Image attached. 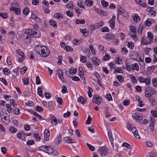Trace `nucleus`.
<instances>
[{
    "instance_id": "f3484780",
    "label": "nucleus",
    "mask_w": 157,
    "mask_h": 157,
    "mask_svg": "<svg viewBox=\"0 0 157 157\" xmlns=\"http://www.w3.org/2000/svg\"><path fill=\"white\" fill-rule=\"evenodd\" d=\"M131 130L134 136L137 138H140L139 135L138 133V131L137 129L135 127H133L132 128Z\"/></svg>"
},
{
    "instance_id": "473e14b6",
    "label": "nucleus",
    "mask_w": 157,
    "mask_h": 157,
    "mask_svg": "<svg viewBox=\"0 0 157 157\" xmlns=\"http://www.w3.org/2000/svg\"><path fill=\"white\" fill-rule=\"evenodd\" d=\"M61 47L63 49H71L70 47L69 46H66V44L64 42H61Z\"/></svg>"
},
{
    "instance_id": "f704fd0d",
    "label": "nucleus",
    "mask_w": 157,
    "mask_h": 157,
    "mask_svg": "<svg viewBox=\"0 0 157 157\" xmlns=\"http://www.w3.org/2000/svg\"><path fill=\"white\" fill-rule=\"evenodd\" d=\"M32 37L27 36L24 39L25 42L26 43H29L31 42Z\"/></svg>"
},
{
    "instance_id": "8fccbe9b",
    "label": "nucleus",
    "mask_w": 157,
    "mask_h": 157,
    "mask_svg": "<svg viewBox=\"0 0 157 157\" xmlns=\"http://www.w3.org/2000/svg\"><path fill=\"white\" fill-rule=\"evenodd\" d=\"M144 28H143L141 25L139 26L138 28V31L139 35H140L142 34V32Z\"/></svg>"
},
{
    "instance_id": "4468645a",
    "label": "nucleus",
    "mask_w": 157,
    "mask_h": 157,
    "mask_svg": "<svg viewBox=\"0 0 157 157\" xmlns=\"http://www.w3.org/2000/svg\"><path fill=\"white\" fill-rule=\"evenodd\" d=\"M132 116L134 119L138 120L140 121H141L143 119V118L141 116V115L139 114L133 113L132 114Z\"/></svg>"
},
{
    "instance_id": "a878e982",
    "label": "nucleus",
    "mask_w": 157,
    "mask_h": 157,
    "mask_svg": "<svg viewBox=\"0 0 157 157\" xmlns=\"http://www.w3.org/2000/svg\"><path fill=\"white\" fill-rule=\"evenodd\" d=\"M41 86L39 87L37 89V94H38L40 96L43 98L44 96H43V92L42 88Z\"/></svg>"
},
{
    "instance_id": "4be33fe9",
    "label": "nucleus",
    "mask_w": 157,
    "mask_h": 157,
    "mask_svg": "<svg viewBox=\"0 0 157 157\" xmlns=\"http://www.w3.org/2000/svg\"><path fill=\"white\" fill-rule=\"evenodd\" d=\"M51 122L52 124L53 125H56L58 124L57 119L56 117H52L51 119Z\"/></svg>"
},
{
    "instance_id": "9d476101",
    "label": "nucleus",
    "mask_w": 157,
    "mask_h": 157,
    "mask_svg": "<svg viewBox=\"0 0 157 157\" xmlns=\"http://www.w3.org/2000/svg\"><path fill=\"white\" fill-rule=\"evenodd\" d=\"M147 10L149 12V14L151 16H154L156 15L155 9L154 7L148 8Z\"/></svg>"
},
{
    "instance_id": "20e7f679",
    "label": "nucleus",
    "mask_w": 157,
    "mask_h": 157,
    "mask_svg": "<svg viewBox=\"0 0 157 157\" xmlns=\"http://www.w3.org/2000/svg\"><path fill=\"white\" fill-rule=\"evenodd\" d=\"M102 98L98 95H95L93 96L92 101L98 105H100L102 101Z\"/></svg>"
},
{
    "instance_id": "5fc2aeb1",
    "label": "nucleus",
    "mask_w": 157,
    "mask_h": 157,
    "mask_svg": "<svg viewBox=\"0 0 157 157\" xmlns=\"http://www.w3.org/2000/svg\"><path fill=\"white\" fill-rule=\"evenodd\" d=\"M23 82L24 85H29V79L27 78H23Z\"/></svg>"
},
{
    "instance_id": "4d7b16f0",
    "label": "nucleus",
    "mask_w": 157,
    "mask_h": 157,
    "mask_svg": "<svg viewBox=\"0 0 157 157\" xmlns=\"http://www.w3.org/2000/svg\"><path fill=\"white\" fill-rule=\"evenodd\" d=\"M9 130L12 133H15L17 132V129L11 126Z\"/></svg>"
},
{
    "instance_id": "39448f33",
    "label": "nucleus",
    "mask_w": 157,
    "mask_h": 157,
    "mask_svg": "<svg viewBox=\"0 0 157 157\" xmlns=\"http://www.w3.org/2000/svg\"><path fill=\"white\" fill-rule=\"evenodd\" d=\"M98 150L99 154L101 156L106 155L108 152L107 150L105 147H100L99 148Z\"/></svg>"
},
{
    "instance_id": "7c9ffc66",
    "label": "nucleus",
    "mask_w": 157,
    "mask_h": 157,
    "mask_svg": "<svg viewBox=\"0 0 157 157\" xmlns=\"http://www.w3.org/2000/svg\"><path fill=\"white\" fill-rule=\"evenodd\" d=\"M133 19L135 22L137 23L140 20V18L139 16L136 15H135L133 16Z\"/></svg>"
},
{
    "instance_id": "13d9d810",
    "label": "nucleus",
    "mask_w": 157,
    "mask_h": 157,
    "mask_svg": "<svg viewBox=\"0 0 157 157\" xmlns=\"http://www.w3.org/2000/svg\"><path fill=\"white\" fill-rule=\"evenodd\" d=\"M17 137L21 139H22V137L24 136V133L23 132H18L17 134Z\"/></svg>"
},
{
    "instance_id": "ea45409f",
    "label": "nucleus",
    "mask_w": 157,
    "mask_h": 157,
    "mask_svg": "<svg viewBox=\"0 0 157 157\" xmlns=\"http://www.w3.org/2000/svg\"><path fill=\"white\" fill-rule=\"evenodd\" d=\"M8 15L7 13H0V16L3 18L6 19L8 17Z\"/></svg>"
},
{
    "instance_id": "412c9836",
    "label": "nucleus",
    "mask_w": 157,
    "mask_h": 157,
    "mask_svg": "<svg viewBox=\"0 0 157 157\" xmlns=\"http://www.w3.org/2000/svg\"><path fill=\"white\" fill-rule=\"evenodd\" d=\"M19 4L18 3L16 2H13L11 5V6L10 9V10L12 9L13 8H19Z\"/></svg>"
},
{
    "instance_id": "f03ea898",
    "label": "nucleus",
    "mask_w": 157,
    "mask_h": 157,
    "mask_svg": "<svg viewBox=\"0 0 157 157\" xmlns=\"http://www.w3.org/2000/svg\"><path fill=\"white\" fill-rule=\"evenodd\" d=\"M155 90L153 88L150 87H147L145 90V96L146 97L151 96L155 93Z\"/></svg>"
},
{
    "instance_id": "2eb2a0df",
    "label": "nucleus",
    "mask_w": 157,
    "mask_h": 157,
    "mask_svg": "<svg viewBox=\"0 0 157 157\" xmlns=\"http://www.w3.org/2000/svg\"><path fill=\"white\" fill-rule=\"evenodd\" d=\"M64 141L68 144L73 143H74V140L70 137H66L64 138Z\"/></svg>"
},
{
    "instance_id": "bb28decb",
    "label": "nucleus",
    "mask_w": 157,
    "mask_h": 157,
    "mask_svg": "<svg viewBox=\"0 0 157 157\" xmlns=\"http://www.w3.org/2000/svg\"><path fill=\"white\" fill-rule=\"evenodd\" d=\"M54 17L59 19L60 18H62L63 16V15L59 13H56L54 15Z\"/></svg>"
},
{
    "instance_id": "338daca9",
    "label": "nucleus",
    "mask_w": 157,
    "mask_h": 157,
    "mask_svg": "<svg viewBox=\"0 0 157 157\" xmlns=\"http://www.w3.org/2000/svg\"><path fill=\"white\" fill-rule=\"evenodd\" d=\"M6 107L7 108V111L9 113H10L12 110V108L11 107L10 105L8 104L6 105Z\"/></svg>"
},
{
    "instance_id": "774afa93",
    "label": "nucleus",
    "mask_w": 157,
    "mask_h": 157,
    "mask_svg": "<svg viewBox=\"0 0 157 157\" xmlns=\"http://www.w3.org/2000/svg\"><path fill=\"white\" fill-rule=\"evenodd\" d=\"M154 86L157 87V79L156 78H154L152 80Z\"/></svg>"
},
{
    "instance_id": "c85d7f7f",
    "label": "nucleus",
    "mask_w": 157,
    "mask_h": 157,
    "mask_svg": "<svg viewBox=\"0 0 157 157\" xmlns=\"http://www.w3.org/2000/svg\"><path fill=\"white\" fill-rule=\"evenodd\" d=\"M108 136H109V140L111 142L112 145L113 146V144L112 141L113 140V138L112 136V132L110 131V130H109L108 132Z\"/></svg>"
},
{
    "instance_id": "7ed1b4c3",
    "label": "nucleus",
    "mask_w": 157,
    "mask_h": 157,
    "mask_svg": "<svg viewBox=\"0 0 157 157\" xmlns=\"http://www.w3.org/2000/svg\"><path fill=\"white\" fill-rule=\"evenodd\" d=\"M37 52L43 57H46L50 54L49 50H37Z\"/></svg>"
},
{
    "instance_id": "de8ad7c7",
    "label": "nucleus",
    "mask_w": 157,
    "mask_h": 157,
    "mask_svg": "<svg viewBox=\"0 0 157 157\" xmlns=\"http://www.w3.org/2000/svg\"><path fill=\"white\" fill-rule=\"evenodd\" d=\"M63 24L69 28H71V26L70 25V23L68 20H65L63 21Z\"/></svg>"
},
{
    "instance_id": "ddd939ff",
    "label": "nucleus",
    "mask_w": 157,
    "mask_h": 157,
    "mask_svg": "<svg viewBox=\"0 0 157 157\" xmlns=\"http://www.w3.org/2000/svg\"><path fill=\"white\" fill-rule=\"evenodd\" d=\"M136 2L138 4L141 5V7L144 8L147 7V4L144 2V0H135Z\"/></svg>"
},
{
    "instance_id": "a19ab883",
    "label": "nucleus",
    "mask_w": 157,
    "mask_h": 157,
    "mask_svg": "<svg viewBox=\"0 0 157 157\" xmlns=\"http://www.w3.org/2000/svg\"><path fill=\"white\" fill-rule=\"evenodd\" d=\"M78 100L79 102L81 103L82 104H84L85 103L84 99L82 96H80L78 98Z\"/></svg>"
},
{
    "instance_id": "6ab92c4d",
    "label": "nucleus",
    "mask_w": 157,
    "mask_h": 157,
    "mask_svg": "<svg viewBox=\"0 0 157 157\" xmlns=\"http://www.w3.org/2000/svg\"><path fill=\"white\" fill-rule=\"evenodd\" d=\"M10 11H13L15 14L17 15H20L21 13V9L20 8H13L12 9L10 10Z\"/></svg>"
},
{
    "instance_id": "dca6fc26",
    "label": "nucleus",
    "mask_w": 157,
    "mask_h": 157,
    "mask_svg": "<svg viewBox=\"0 0 157 157\" xmlns=\"http://www.w3.org/2000/svg\"><path fill=\"white\" fill-rule=\"evenodd\" d=\"M33 32L34 31L31 29H28L26 30V32L25 33L24 36L26 35L27 36H29L31 37V36H33Z\"/></svg>"
},
{
    "instance_id": "423d86ee",
    "label": "nucleus",
    "mask_w": 157,
    "mask_h": 157,
    "mask_svg": "<svg viewBox=\"0 0 157 157\" xmlns=\"http://www.w3.org/2000/svg\"><path fill=\"white\" fill-rule=\"evenodd\" d=\"M44 140L45 141H48L50 136V133L49 130L46 129L45 130L44 133Z\"/></svg>"
},
{
    "instance_id": "0eeeda50",
    "label": "nucleus",
    "mask_w": 157,
    "mask_h": 157,
    "mask_svg": "<svg viewBox=\"0 0 157 157\" xmlns=\"http://www.w3.org/2000/svg\"><path fill=\"white\" fill-rule=\"evenodd\" d=\"M2 121L6 124H9L10 123V117L9 116H4L2 118H1Z\"/></svg>"
},
{
    "instance_id": "680f3d73",
    "label": "nucleus",
    "mask_w": 157,
    "mask_h": 157,
    "mask_svg": "<svg viewBox=\"0 0 157 157\" xmlns=\"http://www.w3.org/2000/svg\"><path fill=\"white\" fill-rule=\"evenodd\" d=\"M61 92L63 93L64 94L67 92V88L66 86L64 85H63L62 86V89L61 90Z\"/></svg>"
},
{
    "instance_id": "603ef678",
    "label": "nucleus",
    "mask_w": 157,
    "mask_h": 157,
    "mask_svg": "<svg viewBox=\"0 0 157 157\" xmlns=\"http://www.w3.org/2000/svg\"><path fill=\"white\" fill-rule=\"evenodd\" d=\"M57 59L59 60V61L57 62V63H58L59 65H60L62 63V61L63 60V58L61 56H58Z\"/></svg>"
},
{
    "instance_id": "e2e57ef3",
    "label": "nucleus",
    "mask_w": 157,
    "mask_h": 157,
    "mask_svg": "<svg viewBox=\"0 0 157 157\" xmlns=\"http://www.w3.org/2000/svg\"><path fill=\"white\" fill-rule=\"evenodd\" d=\"M28 57L29 59L32 60H34L35 58L34 54L32 52L29 53Z\"/></svg>"
},
{
    "instance_id": "c9c22d12",
    "label": "nucleus",
    "mask_w": 157,
    "mask_h": 157,
    "mask_svg": "<svg viewBox=\"0 0 157 157\" xmlns=\"http://www.w3.org/2000/svg\"><path fill=\"white\" fill-rule=\"evenodd\" d=\"M110 59L109 55L107 53H106L105 56L103 57V60L104 61H106Z\"/></svg>"
},
{
    "instance_id": "69168bd1",
    "label": "nucleus",
    "mask_w": 157,
    "mask_h": 157,
    "mask_svg": "<svg viewBox=\"0 0 157 157\" xmlns=\"http://www.w3.org/2000/svg\"><path fill=\"white\" fill-rule=\"evenodd\" d=\"M122 145L123 146L126 147L129 149H130L132 148L131 146L129 144L126 143H123Z\"/></svg>"
},
{
    "instance_id": "5701e85b",
    "label": "nucleus",
    "mask_w": 157,
    "mask_h": 157,
    "mask_svg": "<svg viewBox=\"0 0 157 157\" xmlns=\"http://www.w3.org/2000/svg\"><path fill=\"white\" fill-rule=\"evenodd\" d=\"M95 11L98 13L100 15H108V13L107 12L105 13L104 11L103 10H100L99 9L97 8L95 9Z\"/></svg>"
},
{
    "instance_id": "b1692460",
    "label": "nucleus",
    "mask_w": 157,
    "mask_h": 157,
    "mask_svg": "<svg viewBox=\"0 0 157 157\" xmlns=\"http://www.w3.org/2000/svg\"><path fill=\"white\" fill-rule=\"evenodd\" d=\"M50 25L54 27L55 28H57V23L56 21H54L52 19H51L49 21Z\"/></svg>"
},
{
    "instance_id": "bf43d9fd",
    "label": "nucleus",
    "mask_w": 157,
    "mask_h": 157,
    "mask_svg": "<svg viewBox=\"0 0 157 157\" xmlns=\"http://www.w3.org/2000/svg\"><path fill=\"white\" fill-rule=\"evenodd\" d=\"M101 31L103 32H108L109 31V30L108 27H105L102 28L101 29Z\"/></svg>"
},
{
    "instance_id": "9b49d317",
    "label": "nucleus",
    "mask_w": 157,
    "mask_h": 157,
    "mask_svg": "<svg viewBox=\"0 0 157 157\" xmlns=\"http://www.w3.org/2000/svg\"><path fill=\"white\" fill-rule=\"evenodd\" d=\"M57 74L59 78L62 81H64V78L63 76V72L61 70H59L57 71Z\"/></svg>"
},
{
    "instance_id": "79ce46f5",
    "label": "nucleus",
    "mask_w": 157,
    "mask_h": 157,
    "mask_svg": "<svg viewBox=\"0 0 157 157\" xmlns=\"http://www.w3.org/2000/svg\"><path fill=\"white\" fill-rule=\"evenodd\" d=\"M29 9L27 7H25L23 10V12L24 15H27L29 13Z\"/></svg>"
},
{
    "instance_id": "58836bf2",
    "label": "nucleus",
    "mask_w": 157,
    "mask_h": 157,
    "mask_svg": "<svg viewBox=\"0 0 157 157\" xmlns=\"http://www.w3.org/2000/svg\"><path fill=\"white\" fill-rule=\"evenodd\" d=\"M80 31L84 36H87L88 35V33H87L86 29H81Z\"/></svg>"
},
{
    "instance_id": "0e129e2a",
    "label": "nucleus",
    "mask_w": 157,
    "mask_h": 157,
    "mask_svg": "<svg viewBox=\"0 0 157 157\" xmlns=\"http://www.w3.org/2000/svg\"><path fill=\"white\" fill-rule=\"evenodd\" d=\"M56 101L59 104L62 105L63 103L62 99V98L57 97L56 98Z\"/></svg>"
},
{
    "instance_id": "393cba45",
    "label": "nucleus",
    "mask_w": 157,
    "mask_h": 157,
    "mask_svg": "<svg viewBox=\"0 0 157 157\" xmlns=\"http://www.w3.org/2000/svg\"><path fill=\"white\" fill-rule=\"evenodd\" d=\"M132 69L133 70L138 71L139 70V66L136 63H135L134 64L132 65Z\"/></svg>"
},
{
    "instance_id": "37998d69",
    "label": "nucleus",
    "mask_w": 157,
    "mask_h": 157,
    "mask_svg": "<svg viewBox=\"0 0 157 157\" xmlns=\"http://www.w3.org/2000/svg\"><path fill=\"white\" fill-rule=\"evenodd\" d=\"M151 113L152 117L157 118V111L155 110H153L151 111Z\"/></svg>"
},
{
    "instance_id": "1a4fd4ad",
    "label": "nucleus",
    "mask_w": 157,
    "mask_h": 157,
    "mask_svg": "<svg viewBox=\"0 0 157 157\" xmlns=\"http://www.w3.org/2000/svg\"><path fill=\"white\" fill-rule=\"evenodd\" d=\"M91 60L93 64L96 66H99L100 64V60L96 57H93L91 58Z\"/></svg>"
},
{
    "instance_id": "49530a36",
    "label": "nucleus",
    "mask_w": 157,
    "mask_h": 157,
    "mask_svg": "<svg viewBox=\"0 0 157 157\" xmlns=\"http://www.w3.org/2000/svg\"><path fill=\"white\" fill-rule=\"evenodd\" d=\"M33 33V36H34L37 38H39L40 36V34L39 32L34 31Z\"/></svg>"
},
{
    "instance_id": "a18cd8bd",
    "label": "nucleus",
    "mask_w": 157,
    "mask_h": 157,
    "mask_svg": "<svg viewBox=\"0 0 157 157\" xmlns=\"http://www.w3.org/2000/svg\"><path fill=\"white\" fill-rule=\"evenodd\" d=\"M82 2L81 0H78L77 2V4L79 7L82 8H83L85 10V8L82 5Z\"/></svg>"
},
{
    "instance_id": "052dcab7",
    "label": "nucleus",
    "mask_w": 157,
    "mask_h": 157,
    "mask_svg": "<svg viewBox=\"0 0 157 157\" xmlns=\"http://www.w3.org/2000/svg\"><path fill=\"white\" fill-rule=\"evenodd\" d=\"M75 11L78 14L81 13L83 12L82 10L79 9V8L78 7H76L75 9Z\"/></svg>"
},
{
    "instance_id": "3c124183",
    "label": "nucleus",
    "mask_w": 157,
    "mask_h": 157,
    "mask_svg": "<svg viewBox=\"0 0 157 157\" xmlns=\"http://www.w3.org/2000/svg\"><path fill=\"white\" fill-rule=\"evenodd\" d=\"M77 70L76 68L74 69L71 68L69 69V73L72 75H74L76 73Z\"/></svg>"
},
{
    "instance_id": "f8f14e48",
    "label": "nucleus",
    "mask_w": 157,
    "mask_h": 157,
    "mask_svg": "<svg viewBox=\"0 0 157 157\" xmlns=\"http://www.w3.org/2000/svg\"><path fill=\"white\" fill-rule=\"evenodd\" d=\"M31 17L37 23H40L41 22V19L35 14H32Z\"/></svg>"
},
{
    "instance_id": "6e6d98bb",
    "label": "nucleus",
    "mask_w": 157,
    "mask_h": 157,
    "mask_svg": "<svg viewBox=\"0 0 157 157\" xmlns=\"http://www.w3.org/2000/svg\"><path fill=\"white\" fill-rule=\"evenodd\" d=\"M48 146H43L40 147L39 149L40 150L46 152L47 151V148Z\"/></svg>"
},
{
    "instance_id": "a211bd4d",
    "label": "nucleus",
    "mask_w": 157,
    "mask_h": 157,
    "mask_svg": "<svg viewBox=\"0 0 157 157\" xmlns=\"http://www.w3.org/2000/svg\"><path fill=\"white\" fill-rule=\"evenodd\" d=\"M117 9L120 14L123 16L125 15V13H126V11L120 6H117Z\"/></svg>"
},
{
    "instance_id": "2f4dec72",
    "label": "nucleus",
    "mask_w": 157,
    "mask_h": 157,
    "mask_svg": "<svg viewBox=\"0 0 157 157\" xmlns=\"http://www.w3.org/2000/svg\"><path fill=\"white\" fill-rule=\"evenodd\" d=\"M33 136L35 138H36V140L37 141H39L41 137L37 133H35L33 134Z\"/></svg>"
},
{
    "instance_id": "c756f323",
    "label": "nucleus",
    "mask_w": 157,
    "mask_h": 157,
    "mask_svg": "<svg viewBox=\"0 0 157 157\" xmlns=\"http://www.w3.org/2000/svg\"><path fill=\"white\" fill-rule=\"evenodd\" d=\"M103 22L101 21L98 23L94 24L96 29H98L101 28L103 25Z\"/></svg>"
},
{
    "instance_id": "6e6552de",
    "label": "nucleus",
    "mask_w": 157,
    "mask_h": 157,
    "mask_svg": "<svg viewBox=\"0 0 157 157\" xmlns=\"http://www.w3.org/2000/svg\"><path fill=\"white\" fill-rule=\"evenodd\" d=\"M116 17L113 15L111 19L109 21V23L110 24V26L111 28L113 29L115 26V20Z\"/></svg>"
},
{
    "instance_id": "aec40b11",
    "label": "nucleus",
    "mask_w": 157,
    "mask_h": 157,
    "mask_svg": "<svg viewBox=\"0 0 157 157\" xmlns=\"http://www.w3.org/2000/svg\"><path fill=\"white\" fill-rule=\"evenodd\" d=\"M5 113L8 115V113H6V112L5 109L0 106V116L1 118H2L3 117V116L4 115Z\"/></svg>"
},
{
    "instance_id": "864d4df0",
    "label": "nucleus",
    "mask_w": 157,
    "mask_h": 157,
    "mask_svg": "<svg viewBox=\"0 0 157 157\" xmlns=\"http://www.w3.org/2000/svg\"><path fill=\"white\" fill-rule=\"evenodd\" d=\"M101 3L102 5L105 7H106L108 6V2L105 0H102Z\"/></svg>"
},
{
    "instance_id": "e433bc0d",
    "label": "nucleus",
    "mask_w": 157,
    "mask_h": 157,
    "mask_svg": "<svg viewBox=\"0 0 157 157\" xmlns=\"http://www.w3.org/2000/svg\"><path fill=\"white\" fill-rule=\"evenodd\" d=\"M80 61L82 63H85L86 62L87 59L86 57L85 56H82V55L80 56Z\"/></svg>"
},
{
    "instance_id": "72a5a7b5",
    "label": "nucleus",
    "mask_w": 157,
    "mask_h": 157,
    "mask_svg": "<svg viewBox=\"0 0 157 157\" xmlns=\"http://www.w3.org/2000/svg\"><path fill=\"white\" fill-rule=\"evenodd\" d=\"M48 108L51 110H53L54 109L52 101H49L48 103Z\"/></svg>"
},
{
    "instance_id": "f257e3e1",
    "label": "nucleus",
    "mask_w": 157,
    "mask_h": 157,
    "mask_svg": "<svg viewBox=\"0 0 157 157\" xmlns=\"http://www.w3.org/2000/svg\"><path fill=\"white\" fill-rule=\"evenodd\" d=\"M153 35L151 32H149L147 33V38H143L142 41L145 44H148L152 41Z\"/></svg>"
},
{
    "instance_id": "09e8293b",
    "label": "nucleus",
    "mask_w": 157,
    "mask_h": 157,
    "mask_svg": "<svg viewBox=\"0 0 157 157\" xmlns=\"http://www.w3.org/2000/svg\"><path fill=\"white\" fill-rule=\"evenodd\" d=\"M85 3L86 5L88 6H91L93 4V2L90 0H86Z\"/></svg>"
},
{
    "instance_id": "4c0bfd02",
    "label": "nucleus",
    "mask_w": 157,
    "mask_h": 157,
    "mask_svg": "<svg viewBox=\"0 0 157 157\" xmlns=\"http://www.w3.org/2000/svg\"><path fill=\"white\" fill-rule=\"evenodd\" d=\"M47 149L46 152L48 154L52 153L53 152V149L51 147H47Z\"/></svg>"
},
{
    "instance_id": "c03bdc74",
    "label": "nucleus",
    "mask_w": 157,
    "mask_h": 157,
    "mask_svg": "<svg viewBox=\"0 0 157 157\" xmlns=\"http://www.w3.org/2000/svg\"><path fill=\"white\" fill-rule=\"evenodd\" d=\"M116 78L120 82H122L124 81V79L121 75H117Z\"/></svg>"
},
{
    "instance_id": "cd10ccee",
    "label": "nucleus",
    "mask_w": 157,
    "mask_h": 157,
    "mask_svg": "<svg viewBox=\"0 0 157 157\" xmlns=\"http://www.w3.org/2000/svg\"><path fill=\"white\" fill-rule=\"evenodd\" d=\"M75 23L77 24H84L85 23V21L83 19L81 20L77 19L75 21Z\"/></svg>"
}]
</instances>
